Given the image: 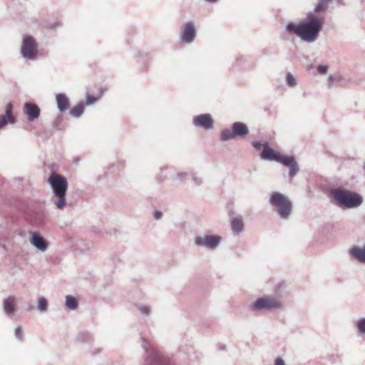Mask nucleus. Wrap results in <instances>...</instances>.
<instances>
[{"instance_id": "20", "label": "nucleus", "mask_w": 365, "mask_h": 365, "mask_svg": "<svg viewBox=\"0 0 365 365\" xmlns=\"http://www.w3.org/2000/svg\"><path fill=\"white\" fill-rule=\"evenodd\" d=\"M84 111V105L83 103H80L76 106H73L70 110V113L72 116L78 118L79 117Z\"/></svg>"}, {"instance_id": "27", "label": "nucleus", "mask_w": 365, "mask_h": 365, "mask_svg": "<svg viewBox=\"0 0 365 365\" xmlns=\"http://www.w3.org/2000/svg\"><path fill=\"white\" fill-rule=\"evenodd\" d=\"M156 365H173V362L168 358L164 356H158V361Z\"/></svg>"}, {"instance_id": "12", "label": "nucleus", "mask_w": 365, "mask_h": 365, "mask_svg": "<svg viewBox=\"0 0 365 365\" xmlns=\"http://www.w3.org/2000/svg\"><path fill=\"white\" fill-rule=\"evenodd\" d=\"M24 113L27 115L30 121L38 118L40 115V108L36 104L26 103L24 104Z\"/></svg>"}, {"instance_id": "23", "label": "nucleus", "mask_w": 365, "mask_h": 365, "mask_svg": "<svg viewBox=\"0 0 365 365\" xmlns=\"http://www.w3.org/2000/svg\"><path fill=\"white\" fill-rule=\"evenodd\" d=\"M331 1L332 0H319L314 10L320 13L328 7L329 4Z\"/></svg>"}, {"instance_id": "4", "label": "nucleus", "mask_w": 365, "mask_h": 365, "mask_svg": "<svg viewBox=\"0 0 365 365\" xmlns=\"http://www.w3.org/2000/svg\"><path fill=\"white\" fill-rule=\"evenodd\" d=\"M269 202L276 208L277 213L282 218H287L292 211V203L285 195L274 192L272 193Z\"/></svg>"}, {"instance_id": "36", "label": "nucleus", "mask_w": 365, "mask_h": 365, "mask_svg": "<svg viewBox=\"0 0 365 365\" xmlns=\"http://www.w3.org/2000/svg\"><path fill=\"white\" fill-rule=\"evenodd\" d=\"M293 170V169H292V170H291V172H290L291 175H294V174H293V170Z\"/></svg>"}, {"instance_id": "3", "label": "nucleus", "mask_w": 365, "mask_h": 365, "mask_svg": "<svg viewBox=\"0 0 365 365\" xmlns=\"http://www.w3.org/2000/svg\"><path fill=\"white\" fill-rule=\"evenodd\" d=\"M52 187L54 195L58 198L55 204L58 209H63L66 205V193L68 189V182L65 177L56 173H51L48 180Z\"/></svg>"}, {"instance_id": "22", "label": "nucleus", "mask_w": 365, "mask_h": 365, "mask_svg": "<svg viewBox=\"0 0 365 365\" xmlns=\"http://www.w3.org/2000/svg\"><path fill=\"white\" fill-rule=\"evenodd\" d=\"M236 138L233 131V129H225L223 130L220 135V139L222 140H227Z\"/></svg>"}, {"instance_id": "31", "label": "nucleus", "mask_w": 365, "mask_h": 365, "mask_svg": "<svg viewBox=\"0 0 365 365\" xmlns=\"http://www.w3.org/2000/svg\"><path fill=\"white\" fill-rule=\"evenodd\" d=\"M15 335L19 339H22L23 338V331H22V329L20 327H17L16 329H15Z\"/></svg>"}, {"instance_id": "26", "label": "nucleus", "mask_w": 365, "mask_h": 365, "mask_svg": "<svg viewBox=\"0 0 365 365\" xmlns=\"http://www.w3.org/2000/svg\"><path fill=\"white\" fill-rule=\"evenodd\" d=\"M47 306H48V302H47V300L45 298L41 297V298L38 299V309L40 311H45V310H46Z\"/></svg>"}, {"instance_id": "15", "label": "nucleus", "mask_w": 365, "mask_h": 365, "mask_svg": "<svg viewBox=\"0 0 365 365\" xmlns=\"http://www.w3.org/2000/svg\"><path fill=\"white\" fill-rule=\"evenodd\" d=\"M31 243L41 251H45L47 248V245L44 239L36 232H34L32 235Z\"/></svg>"}, {"instance_id": "33", "label": "nucleus", "mask_w": 365, "mask_h": 365, "mask_svg": "<svg viewBox=\"0 0 365 365\" xmlns=\"http://www.w3.org/2000/svg\"><path fill=\"white\" fill-rule=\"evenodd\" d=\"M274 365H284V361L282 358H277L274 362Z\"/></svg>"}, {"instance_id": "7", "label": "nucleus", "mask_w": 365, "mask_h": 365, "mask_svg": "<svg viewBox=\"0 0 365 365\" xmlns=\"http://www.w3.org/2000/svg\"><path fill=\"white\" fill-rule=\"evenodd\" d=\"M21 53L24 57L29 59H33L36 57L37 54V43L34 37L26 36L24 38Z\"/></svg>"}, {"instance_id": "18", "label": "nucleus", "mask_w": 365, "mask_h": 365, "mask_svg": "<svg viewBox=\"0 0 365 365\" xmlns=\"http://www.w3.org/2000/svg\"><path fill=\"white\" fill-rule=\"evenodd\" d=\"M16 299L13 296H9L4 302V308L7 314H13L15 311Z\"/></svg>"}, {"instance_id": "2", "label": "nucleus", "mask_w": 365, "mask_h": 365, "mask_svg": "<svg viewBox=\"0 0 365 365\" xmlns=\"http://www.w3.org/2000/svg\"><path fill=\"white\" fill-rule=\"evenodd\" d=\"M331 202L339 207L347 209L359 207L363 202V197L351 190L334 188L330 191Z\"/></svg>"}, {"instance_id": "25", "label": "nucleus", "mask_w": 365, "mask_h": 365, "mask_svg": "<svg viewBox=\"0 0 365 365\" xmlns=\"http://www.w3.org/2000/svg\"><path fill=\"white\" fill-rule=\"evenodd\" d=\"M356 325L359 332L361 334H365V317L357 320Z\"/></svg>"}, {"instance_id": "1", "label": "nucleus", "mask_w": 365, "mask_h": 365, "mask_svg": "<svg viewBox=\"0 0 365 365\" xmlns=\"http://www.w3.org/2000/svg\"><path fill=\"white\" fill-rule=\"evenodd\" d=\"M324 24V16L316 11L309 12L298 24V37L305 43H313L319 37Z\"/></svg>"}, {"instance_id": "13", "label": "nucleus", "mask_w": 365, "mask_h": 365, "mask_svg": "<svg viewBox=\"0 0 365 365\" xmlns=\"http://www.w3.org/2000/svg\"><path fill=\"white\" fill-rule=\"evenodd\" d=\"M349 254L357 261L365 263V245L364 247L355 246L349 250Z\"/></svg>"}, {"instance_id": "6", "label": "nucleus", "mask_w": 365, "mask_h": 365, "mask_svg": "<svg viewBox=\"0 0 365 365\" xmlns=\"http://www.w3.org/2000/svg\"><path fill=\"white\" fill-rule=\"evenodd\" d=\"M282 305L279 298L274 297H264L258 298L253 304L250 305L252 310H272L280 308Z\"/></svg>"}, {"instance_id": "32", "label": "nucleus", "mask_w": 365, "mask_h": 365, "mask_svg": "<svg viewBox=\"0 0 365 365\" xmlns=\"http://www.w3.org/2000/svg\"><path fill=\"white\" fill-rule=\"evenodd\" d=\"M252 145L257 150H259L261 149V148L264 145H262L259 142H257V141H255V142H252Z\"/></svg>"}, {"instance_id": "8", "label": "nucleus", "mask_w": 365, "mask_h": 365, "mask_svg": "<svg viewBox=\"0 0 365 365\" xmlns=\"http://www.w3.org/2000/svg\"><path fill=\"white\" fill-rule=\"evenodd\" d=\"M213 119L210 114H202L193 118V123L197 127H202L205 130L213 127Z\"/></svg>"}, {"instance_id": "9", "label": "nucleus", "mask_w": 365, "mask_h": 365, "mask_svg": "<svg viewBox=\"0 0 365 365\" xmlns=\"http://www.w3.org/2000/svg\"><path fill=\"white\" fill-rule=\"evenodd\" d=\"M220 240V237L210 235L204 237H197L195 239V243L198 245H204L207 247L214 248L219 244Z\"/></svg>"}, {"instance_id": "29", "label": "nucleus", "mask_w": 365, "mask_h": 365, "mask_svg": "<svg viewBox=\"0 0 365 365\" xmlns=\"http://www.w3.org/2000/svg\"><path fill=\"white\" fill-rule=\"evenodd\" d=\"M287 83L289 86H294V84H295V78H294V77L292 74L288 73L287 75Z\"/></svg>"}, {"instance_id": "28", "label": "nucleus", "mask_w": 365, "mask_h": 365, "mask_svg": "<svg viewBox=\"0 0 365 365\" xmlns=\"http://www.w3.org/2000/svg\"><path fill=\"white\" fill-rule=\"evenodd\" d=\"M98 100V98L94 97L92 95L87 94L86 96V105H90L95 103Z\"/></svg>"}, {"instance_id": "34", "label": "nucleus", "mask_w": 365, "mask_h": 365, "mask_svg": "<svg viewBox=\"0 0 365 365\" xmlns=\"http://www.w3.org/2000/svg\"><path fill=\"white\" fill-rule=\"evenodd\" d=\"M155 218L158 220L161 217L162 213L159 211H155L154 213Z\"/></svg>"}, {"instance_id": "17", "label": "nucleus", "mask_w": 365, "mask_h": 365, "mask_svg": "<svg viewBox=\"0 0 365 365\" xmlns=\"http://www.w3.org/2000/svg\"><path fill=\"white\" fill-rule=\"evenodd\" d=\"M232 128L233 129L235 137L245 136L248 133V128L247 125L241 122L235 123L232 125Z\"/></svg>"}, {"instance_id": "35", "label": "nucleus", "mask_w": 365, "mask_h": 365, "mask_svg": "<svg viewBox=\"0 0 365 365\" xmlns=\"http://www.w3.org/2000/svg\"><path fill=\"white\" fill-rule=\"evenodd\" d=\"M141 311H142L143 313L146 314H148V312H149V309H148V308H147V307H143V308H142V309H141Z\"/></svg>"}, {"instance_id": "16", "label": "nucleus", "mask_w": 365, "mask_h": 365, "mask_svg": "<svg viewBox=\"0 0 365 365\" xmlns=\"http://www.w3.org/2000/svg\"><path fill=\"white\" fill-rule=\"evenodd\" d=\"M58 108L61 111H65L68 108L69 101L68 97L63 93H58L56 96Z\"/></svg>"}, {"instance_id": "14", "label": "nucleus", "mask_w": 365, "mask_h": 365, "mask_svg": "<svg viewBox=\"0 0 365 365\" xmlns=\"http://www.w3.org/2000/svg\"><path fill=\"white\" fill-rule=\"evenodd\" d=\"M343 78L340 73H336L329 75L327 79V86L328 88L341 86Z\"/></svg>"}, {"instance_id": "24", "label": "nucleus", "mask_w": 365, "mask_h": 365, "mask_svg": "<svg viewBox=\"0 0 365 365\" xmlns=\"http://www.w3.org/2000/svg\"><path fill=\"white\" fill-rule=\"evenodd\" d=\"M66 304L70 309H75L78 307V301L75 297L68 295L66 297Z\"/></svg>"}, {"instance_id": "30", "label": "nucleus", "mask_w": 365, "mask_h": 365, "mask_svg": "<svg viewBox=\"0 0 365 365\" xmlns=\"http://www.w3.org/2000/svg\"><path fill=\"white\" fill-rule=\"evenodd\" d=\"M287 29L294 34H297V25L294 24H289L287 26Z\"/></svg>"}, {"instance_id": "5", "label": "nucleus", "mask_w": 365, "mask_h": 365, "mask_svg": "<svg viewBox=\"0 0 365 365\" xmlns=\"http://www.w3.org/2000/svg\"><path fill=\"white\" fill-rule=\"evenodd\" d=\"M261 158L264 160H274L284 165H292L294 163V158L281 154L279 152L269 148L267 144H264Z\"/></svg>"}, {"instance_id": "19", "label": "nucleus", "mask_w": 365, "mask_h": 365, "mask_svg": "<svg viewBox=\"0 0 365 365\" xmlns=\"http://www.w3.org/2000/svg\"><path fill=\"white\" fill-rule=\"evenodd\" d=\"M243 222L241 217H235L231 222V227L233 232H239L243 229Z\"/></svg>"}, {"instance_id": "21", "label": "nucleus", "mask_w": 365, "mask_h": 365, "mask_svg": "<svg viewBox=\"0 0 365 365\" xmlns=\"http://www.w3.org/2000/svg\"><path fill=\"white\" fill-rule=\"evenodd\" d=\"M314 68V75L326 76L329 71V66L327 65H318L315 66Z\"/></svg>"}, {"instance_id": "11", "label": "nucleus", "mask_w": 365, "mask_h": 365, "mask_svg": "<svg viewBox=\"0 0 365 365\" xmlns=\"http://www.w3.org/2000/svg\"><path fill=\"white\" fill-rule=\"evenodd\" d=\"M12 103H7L5 108L6 114L0 115V129L4 128L9 123H14L15 122V118L12 115Z\"/></svg>"}, {"instance_id": "10", "label": "nucleus", "mask_w": 365, "mask_h": 365, "mask_svg": "<svg viewBox=\"0 0 365 365\" xmlns=\"http://www.w3.org/2000/svg\"><path fill=\"white\" fill-rule=\"evenodd\" d=\"M195 37V29L194 25L191 22L185 24L184 29L181 33V40L185 43H190Z\"/></svg>"}]
</instances>
